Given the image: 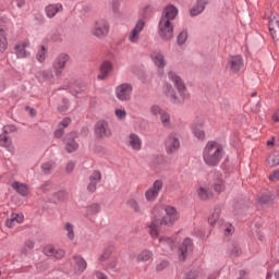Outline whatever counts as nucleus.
Listing matches in <instances>:
<instances>
[{"label":"nucleus","instance_id":"f257e3e1","mask_svg":"<svg viewBox=\"0 0 279 279\" xmlns=\"http://www.w3.org/2000/svg\"><path fill=\"white\" fill-rule=\"evenodd\" d=\"M165 216L162 218H153L150 221L149 234L153 239H158V232H160V226H167L172 228L175 225V221L180 219V211L171 205L163 206Z\"/></svg>","mask_w":279,"mask_h":279},{"label":"nucleus","instance_id":"f03ea898","mask_svg":"<svg viewBox=\"0 0 279 279\" xmlns=\"http://www.w3.org/2000/svg\"><path fill=\"white\" fill-rule=\"evenodd\" d=\"M168 80L170 82H173L178 93L179 97L175 95V92H173V87L171 85H166V95L168 97H171L173 104H184L186 99L191 97V94H189V90H186V85H184V82H182V78L173 71L168 72Z\"/></svg>","mask_w":279,"mask_h":279},{"label":"nucleus","instance_id":"7ed1b4c3","mask_svg":"<svg viewBox=\"0 0 279 279\" xmlns=\"http://www.w3.org/2000/svg\"><path fill=\"white\" fill-rule=\"evenodd\" d=\"M223 158V145L209 141L203 149V160L207 167H217Z\"/></svg>","mask_w":279,"mask_h":279},{"label":"nucleus","instance_id":"20e7f679","mask_svg":"<svg viewBox=\"0 0 279 279\" xmlns=\"http://www.w3.org/2000/svg\"><path fill=\"white\" fill-rule=\"evenodd\" d=\"M89 33L95 38H106L110 34V23L106 20H98L90 25Z\"/></svg>","mask_w":279,"mask_h":279},{"label":"nucleus","instance_id":"39448f33","mask_svg":"<svg viewBox=\"0 0 279 279\" xmlns=\"http://www.w3.org/2000/svg\"><path fill=\"white\" fill-rule=\"evenodd\" d=\"M158 34L161 40L169 43V40L173 38V23H171L169 20H166V17H160L158 23Z\"/></svg>","mask_w":279,"mask_h":279},{"label":"nucleus","instance_id":"423d86ee","mask_svg":"<svg viewBox=\"0 0 279 279\" xmlns=\"http://www.w3.org/2000/svg\"><path fill=\"white\" fill-rule=\"evenodd\" d=\"M134 87L131 83H122L114 88V96L118 101H131Z\"/></svg>","mask_w":279,"mask_h":279},{"label":"nucleus","instance_id":"0eeeda50","mask_svg":"<svg viewBox=\"0 0 279 279\" xmlns=\"http://www.w3.org/2000/svg\"><path fill=\"white\" fill-rule=\"evenodd\" d=\"M264 19H268V29L270 32L271 38L279 40V21L278 14L271 11L265 13Z\"/></svg>","mask_w":279,"mask_h":279},{"label":"nucleus","instance_id":"6e6552de","mask_svg":"<svg viewBox=\"0 0 279 279\" xmlns=\"http://www.w3.org/2000/svg\"><path fill=\"white\" fill-rule=\"evenodd\" d=\"M162 186H165V183L162 180H156L153 183V186L146 190L145 192V199L148 203L156 202L158 199V195H160V191H162Z\"/></svg>","mask_w":279,"mask_h":279},{"label":"nucleus","instance_id":"1a4fd4ad","mask_svg":"<svg viewBox=\"0 0 279 279\" xmlns=\"http://www.w3.org/2000/svg\"><path fill=\"white\" fill-rule=\"evenodd\" d=\"M167 154H174L180 149V134L171 132L165 142Z\"/></svg>","mask_w":279,"mask_h":279},{"label":"nucleus","instance_id":"9d476101","mask_svg":"<svg viewBox=\"0 0 279 279\" xmlns=\"http://www.w3.org/2000/svg\"><path fill=\"white\" fill-rule=\"evenodd\" d=\"M70 57L68 53H60L52 63V69L54 71L56 77H60L62 72L66 68V62H69Z\"/></svg>","mask_w":279,"mask_h":279},{"label":"nucleus","instance_id":"9b49d317","mask_svg":"<svg viewBox=\"0 0 279 279\" xmlns=\"http://www.w3.org/2000/svg\"><path fill=\"white\" fill-rule=\"evenodd\" d=\"M95 134L97 138H110L112 136L110 124L106 120H99L95 124Z\"/></svg>","mask_w":279,"mask_h":279},{"label":"nucleus","instance_id":"f8f14e48","mask_svg":"<svg viewBox=\"0 0 279 279\" xmlns=\"http://www.w3.org/2000/svg\"><path fill=\"white\" fill-rule=\"evenodd\" d=\"M143 29H145V21L138 20L131 33L129 34L128 40H130V43H132L133 45H136V43H138L141 38V32H143Z\"/></svg>","mask_w":279,"mask_h":279},{"label":"nucleus","instance_id":"ddd939ff","mask_svg":"<svg viewBox=\"0 0 279 279\" xmlns=\"http://www.w3.org/2000/svg\"><path fill=\"white\" fill-rule=\"evenodd\" d=\"M191 252H193V240H191V238H185L179 246L180 260H186V256H189Z\"/></svg>","mask_w":279,"mask_h":279},{"label":"nucleus","instance_id":"4468645a","mask_svg":"<svg viewBox=\"0 0 279 279\" xmlns=\"http://www.w3.org/2000/svg\"><path fill=\"white\" fill-rule=\"evenodd\" d=\"M126 145L132 149V151H141V149H143V140L138 134L130 133Z\"/></svg>","mask_w":279,"mask_h":279},{"label":"nucleus","instance_id":"2eb2a0df","mask_svg":"<svg viewBox=\"0 0 279 279\" xmlns=\"http://www.w3.org/2000/svg\"><path fill=\"white\" fill-rule=\"evenodd\" d=\"M44 254L50 258H56L57 260H60L61 258H64V255L66 253L64 252V250L56 248L53 245L49 244L44 247Z\"/></svg>","mask_w":279,"mask_h":279},{"label":"nucleus","instance_id":"dca6fc26","mask_svg":"<svg viewBox=\"0 0 279 279\" xmlns=\"http://www.w3.org/2000/svg\"><path fill=\"white\" fill-rule=\"evenodd\" d=\"M150 60L157 69H165V66H167V59L165 58V53L160 50H154L150 53Z\"/></svg>","mask_w":279,"mask_h":279},{"label":"nucleus","instance_id":"f3484780","mask_svg":"<svg viewBox=\"0 0 279 279\" xmlns=\"http://www.w3.org/2000/svg\"><path fill=\"white\" fill-rule=\"evenodd\" d=\"M202 125H204V121L202 119H196L193 121L191 126L192 134L195 138H198V141H204V138H206V133L202 130Z\"/></svg>","mask_w":279,"mask_h":279},{"label":"nucleus","instance_id":"a211bd4d","mask_svg":"<svg viewBox=\"0 0 279 279\" xmlns=\"http://www.w3.org/2000/svg\"><path fill=\"white\" fill-rule=\"evenodd\" d=\"M27 47H29L28 41H17L14 46L15 56H17V58H29Z\"/></svg>","mask_w":279,"mask_h":279},{"label":"nucleus","instance_id":"6ab92c4d","mask_svg":"<svg viewBox=\"0 0 279 279\" xmlns=\"http://www.w3.org/2000/svg\"><path fill=\"white\" fill-rule=\"evenodd\" d=\"M99 182H101V172L96 170L89 175L87 191H89V193H95L97 191V184H99Z\"/></svg>","mask_w":279,"mask_h":279},{"label":"nucleus","instance_id":"aec40b11","mask_svg":"<svg viewBox=\"0 0 279 279\" xmlns=\"http://www.w3.org/2000/svg\"><path fill=\"white\" fill-rule=\"evenodd\" d=\"M208 0H196V3L190 9V16H199L206 10Z\"/></svg>","mask_w":279,"mask_h":279},{"label":"nucleus","instance_id":"412c9836","mask_svg":"<svg viewBox=\"0 0 279 279\" xmlns=\"http://www.w3.org/2000/svg\"><path fill=\"white\" fill-rule=\"evenodd\" d=\"M35 77L39 82H46L47 84H53V72L51 70H39Z\"/></svg>","mask_w":279,"mask_h":279},{"label":"nucleus","instance_id":"4be33fe9","mask_svg":"<svg viewBox=\"0 0 279 279\" xmlns=\"http://www.w3.org/2000/svg\"><path fill=\"white\" fill-rule=\"evenodd\" d=\"M62 10H63L62 3L48 4L45 8L46 16L48 19H53L57 14H60Z\"/></svg>","mask_w":279,"mask_h":279},{"label":"nucleus","instance_id":"5701e85b","mask_svg":"<svg viewBox=\"0 0 279 279\" xmlns=\"http://www.w3.org/2000/svg\"><path fill=\"white\" fill-rule=\"evenodd\" d=\"M229 66L233 73H239L241 69H243V57L241 56H234L231 57L229 60Z\"/></svg>","mask_w":279,"mask_h":279},{"label":"nucleus","instance_id":"b1692460","mask_svg":"<svg viewBox=\"0 0 279 279\" xmlns=\"http://www.w3.org/2000/svg\"><path fill=\"white\" fill-rule=\"evenodd\" d=\"M175 16H178V8H175V5L169 4L165 8L160 19H165L166 21L171 22L175 20Z\"/></svg>","mask_w":279,"mask_h":279},{"label":"nucleus","instance_id":"393cba45","mask_svg":"<svg viewBox=\"0 0 279 279\" xmlns=\"http://www.w3.org/2000/svg\"><path fill=\"white\" fill-rule=\"evenodd\" d=\"M159 247L163 252H173L175 250V242L171 238L163 236L159 239Z\"/></svg>","mask_w":279,"mask_h":279},{"label":"nucleus","instance_id":"a878e982","mask_svg":"<svg viewBox=\"0 0 279 279\" xmlns=\"http://www.w3.org/2000/svg\"><path fill=\"white\" fill-rule=\"evenodd\" d=\"M73 263H74V270L76 274H84V271H86L87 264L84 257L80 255H75L73 257Z\"/></svg>","mask_w":279,"mask_h":279},{"label":"nucleus","instance_id":"bb28decb","mask_svg":"<svg viewBox=\"0 0 279 279\" xmlns=\"http://www.w3.org/2000/svg\"><path fill=\"white\" fill-rule=\"evenodd\" d=\"M208 223L209 226H215V223L221 226L223 223V219H221V207L216 206L214 208L211 216L208 218Z\"/></svg>","mask_w":279,"mask_h":279},{"label":"nucleus","instance_id":"cd10ccee","mask_svg":"<svg viewBox=\"0 0 279 279\" xmlns=\"http://www.w3.org/2000/svg\"><path fill=\"white\" fill-rule=\"evenodd\" d=\"M13 191H16L19 195H22V197H27L29 195V187H27V184L21 183L19 181H15L11 184Z\"/></svg>","mask_w":279,"mask_h":279},{"label":"nucleus","instance_id":"c85d7f7f","mask_svg":"<svg viewBox=\"0 0 279 279\" xmlns=\"http://www.w3.org/2000/svg\"><path fill=\"white\" fill-rule=\"evenodd\" d=\"M112 71V62L104 61L100 65V73L98 75V80H106L110 72Z\"/></svg>","mask_w":279,"mask_h":279},{"label":"nucleus","instance_id":"c756f323","mask_svg":"<svg viewBox=\"0 0 279 279\" xmlns=\"http://www.w3.org/2000/svg\"><path fill=\"white\" fill-rule=\"evenodd\" d=\"M197 195H198V198L202 199L203 202L213 199V191L206 186H202V185L198 186Z\"/></svg>","mask_w":279,"mask_h":279},{"label":"nucleus","instance_id":"7c9ffc66","mask_svg":"<svg viewBox=\"0 0 279 279\" xmlns=\"http://www.w3.org/2000/svg\"><path fill=\"white\" fill-rule=\"evenodd\" d=\"M160 117V122L162 128H165L166 130H171V128L173 126V121L171 120V113H169V111H163L161 112Z\"/></svg>","mask_w":279,"mask_h":279},{"label":"nucleus","instance_id":"2f4dec72","mask_svg":"<svg viewBox=\"0 0 279 279\" xmlns=\"http://www.w3.org/2000/svg\"><path fill=\"white\" fill-rule=\"evenodd\" d=\"M63 230L68 241H75V226L71 222L63 223Z\"/></svg>","mask_w":279,"mask_h":279},{"label":"nucleus","instance_id":"473e14b6","mask_svg":"<svg viewBox=\"0 0 279 279\" xmlns=\"http://www.w3.org/2000/svg\"><path fill=\"white\" fill-rule=\"evenodd\" d=\"M0 146L5 147L8 151H14V146H12V140L8 136V133H2L0 135Z\"/></svg>","mask_w":279,"mask_h":279},{"label":"nucleus","instance_id":"72a5a7b5","mask_svg":"<svg viewBox=\"0 0 279 279\" xmlns=\"http://www.w3.org/2000/svg\"><path fill=\"white\" fill-rule=\"evenodd\" d=\"M214 191L216 193H223V191H226V183L223 182V179L219 173L216 174V178L214 180Z\"/></svg>","mask_w":279,"mask_h":279},{"label":"nucleus","instance_id":"f704fd0d","mask_svg":"<svg viewBox=\"0 0 279 279\" xmlns=\"http://www.w3.org/2000/svg\"><path fill=\"white\" fill-rule=\"evenodd\" d=\"M154 258V253L150 250H143L136 257L138 263H147L148 260H151Z\"/></svg>","mask_w":279,"mask_h":279},{"label":"nucleus","instance_id":"c9c22d12","mask_svg":"<svg viewBox=\"0 0 279 279\" xmlns=\"http://www.w3.org/2000/svg\"><path fill=\"white\" fill-rule=\"evenodd\" d=\"M53 169H56V161L53 160L46 161L41 165V171L45 175H49Z\"/></svg>","mask_w":279,"mask_h":279},{"label":"nucleus","instance_id":"e433bc0d","mask_svg":"<svg viewBox=\"0 0 279 279\" xmlns=\"http://www.w3.org/2000/svg\"><path fill=\"white\" fill-rule=\"evenodd\" d=\"M99 210H101V206L97 203H93L87 206L85 216L93 217L94 215H98Z\"/></svg>","mask_w":279,"mask_h":279},{"label":"nucleus","instance_id":"4c0bfd02","mask_svg":"<svg viewBox=\"0 0 279 279\" xmlns=\"http://www.w3.org/2000/svg\"><path fill=\"white\" fill-rule=\"evenodd\" d=\"M77 147H80V145L77 144V142H75V140H65V150L69 151V154H73V151H76Z\"/></svg>","mask_w":279,"mask_h":279},{"label":"nucleus","instance_id":"58836bf2","mask_svg":"<svg viewBox=\"0 0 279 279\" xmlns=\"http://www.w3.org/2000/svg\"><path fill=\"white\" fill-rule=\"evenodd\" d=\"M8 49V38L5 37V31L0 29V53H3Z\"/></svg>","mask_w":279,"mask_h":279},{"label":"nucleus","instance_id":"ea45409f","mask_svg":"<svg viewBox=\"0 0 279 279\" xmlns=\"http://www.w3.org/2000/svg\"><path fill=\"white\" fill-rule=\"evenodd\" d=\"M268 165H269V167H278V165H279V151L278 150H275L268 157Z\"/></svg>","mask_w":279,"mask_h":279},{"label":"nucleus","instance_id":"a19ab883","mask_svg":"<svg viewBox=\"0 0 279 279\" xmlns=\"http://www.w3.org/2000/svg\"><path fill=\"white\" fill-rule=\"evenodd\" d=\"M126 205L129 206V208H132L134 213H141V205H138V201H136L135 198H130L126 202Z\"/></svg>","mask_w":279,"mask_h":279},{"label":"nucleus","instance_id":"79ce46f5","mask_svg":"<svg viewBox=\"0 0 279 279\" xmlns=\"http://www.w3.org/2000/svg\"><path fill=\"white\" fill-rule=\"evenodd\" d=\"M274 202V195L271 193L263 194L258 198V204L265 205V204H271Z\"/></svg>","mask_w":279,"mask_h":279},{"label":"nucleus","instance_id":"37998d69","mask_svg":"<svg viewBox=\"0 0 279 279\" xmlns=\"http://www.w3.org/2000/svg\"><path fill=\"white\" fill-rule=\"evenodd\" d=\"M114 114L117 119H119V121H125V119L128 118V111H125V109L123 108H117L114 110Z\"/></svg>","mask_w":279,"mask_h":279},{"label":"nucleus","instance_id":"c03bdc74","mask_svg":"<svg viewBox=\"0 0 279 279\" xmlns=\"http://www.w3.org/2000/svg\"><path fill=\"white\" fill-rule=\"evenodd\" d=\"M35 247V243L32 240H26L24 247L22 248V254L27 255L28 252H32V250Z\"/></svg>","mask_w":279,"mask_h":279},{"label":"nucleus","instance_id":"a18cd8bd","mask_svg":"<svg viewBox=\"0 0 279 279\" xmlns=\"http://www.w3.org/2000/svg\"><path fill=\"white\" fill-rule=\"evenodd\" d=\"M189 39V33L186 31H182L181 33H179V35L177 36V43L178 45L182 46L184 45V43H186V40Z\"/></svg>","mask_w":279,"mask_h":279},{"label":"nucleus","instance_id":"49530a36","mask_svg":"<svg viewBox=\"0 0 279 279\" xmlns=\"http://www.w3.org/2000/svg\"><path fill=\"white\" fill-rule=\"evenodd\" d=\"M163 111L165 110L160 106H158V105H153L149 108V112H150V114H153V117H158V114L160 117Z\"/></svg>","mask_w":279,"mask_h":279},{"label":"nucleus","instance_id":"de8ad7c7","mask_svg":"<svg viewBox=\"0 0 279 279\" xmlns=\"http://www.w3.org/2000/svg\"><path fill=\"white\" fill-rule=\"evenodd\" d=\"M222 230H225V235L230 236V234H234V227L230 223H225L223 222L220 225Z\"/></svg>","mask_w":279,"mask_h":279},{"label":"nucleus","instance_id":"09e8293b","mask_svg":"<svg viewBox=\"0 0 279 279\" xmlns=\"http://www.w3.org/2000/svg\"><path fill=\"white\" fill-rule=\"evenodd\" d=\"M46 58H47V48H45V46H41L37 52V60L38 62H44Z\"/></svg>","mask_w":279,"mask_h":279},{"label":"nucleus","instance_id":"8fccbe9b","mask_svg":"<svg viewBox=\"0 0 279 279\" xmlns=\"http://www.w3.org/2000/svg\"><path fill=\"white\" fill-rule=\"evenodd\" d=\"M58 110H59V112H66V110H69V99L63 98L62 99V105H60L58 107Z\"/></svg>","mask_w":279,"mask_h":279},{"label":"nucleus","instance_id":"3c124183","mask_svg":"<svg viewBox=\"0 0 279 279\" xmlns=\"http://www.w3.org/2000/svg\"><path fill=\"white\" fill-rule=\"evenodd\" d=\"M11 218L14 220L15 223H23L25 217L23 214H12Z\"/></svg>","mask_w":279,"mask_h":279},{"label":"nucleus","instance_id":"603ef678","mask_svg":"<svg viewBox=\"0 0 279 279\" xmlns=\"http://www.w3.org/2000/svg\"><path fill=\"white\" fill-rule=\"evenodd\" d=\"M13 132H16V125L9 124L3 126V134H12Z\"/></svg>","mask_w":279,"mask_h":279},{"label":"nucleus","instance_id":"864d4df0","mask_svg":"<svg viewBox=\"0 0 279 279\" xmlns=\"http://www.w3.org/2000/svg\"><path fill=\"white\" fill-rule=\"evenodd\" d=\"M199 278V270H191L184 279H197Z\"/></svg>","mask_w":279,"mask_h":279},{"label":"nucleus","instance_id":"5fc2aeb1","mask_svg":"<svg viewBox=\"0 0 279 279\" xmlns=\"http://www.w3.org/2000/svg\"><path fill=\"white\" fill-rule=\"evenodd\" d=\"M110 254H112L110 250H105L99 257L100 263H104V260H108V258H110Z\"/></svg>","mask_w":279,"mask_h":279},{"label":"nucleus","instance_id":"6e6d98bb","mask_svg":"<svg viewBox=\"0 0 279 279\" xmlns=\"http://www.w3.org/2000/svg\"><path fill=\"white\" fill-rule=\"evenodd\" d=\"M169 266V262L167 260H159V263L156 266L157 271H162L166 267Z\"/></svg>","mask_w":279,"mask_h":279},{"label":"nucleus","instance_id":"4d7b16f0","mask_svg":"<svg viewBox=\"0 0 279 279\" xmlns=\"http://www.w3.org/2000/svg\"><path fill=\"white\" fill-rule=\"evenodd\" d=\"M75 169V161L68 162L65 167L66 173H72V171Z\"/></svg>","mask_w":279,"mask_h":279},{"label":"nucleus","instance_id":"13d9d810","mask_svg":"<svg viewBox=\"0 0 279 279\" xmlns=\"http://www.w3.org/2000/svg\"><path fill=\"white\" fill-rule=\"evenodd\" d=\"M5 226L7 228H14V226H16V222L13 220L12 216L9 219H7Z\"/></svg>","mask_w":279,"mask_h":279},{"label":"nucleus","instance_id":"bf43d9fd","mask_svg":"<svg viewBox=\"0 0 279 279\" xmlns=\"http://www.w3.org/2000/svg\"><path fill=\"white\" fill-rule=\"evenodd\" d=\"M241 254V247L239 246H232L231 248V255L232 256H239Z\"/></svg>","mask_w":279,"mask_h":279},{"label":"nucleus","instance_id":"052dcab7","mask_svg":"<svg viewBox=\"0 0 279 279\" xmlns=\"http://www.w3.org/2000/svg\"><path fill=\"white\" fill-rule=\"evenodd\" d=\"M12 5H16V8H23V5H25V0H13Z\"/></svg>","mask_w":279,"mask_h":279},{"label":"nucleus","instance_id":"680f3d73","mask_svg":"<svg viewBox=\"0 0 279 279\" xmlns=\"http://www.w3.org/2000/svg\"><path fill=\"white\" fill-rule=\"evenodd\" d=\"M269 180L271 182L276 181V180H279V170L272 172L270 175H269Z\"/></svg>","mask_w":279,"mask_h":279},{"label":"nucleus","instance_id":"e2e57ef3","mask_svg":"<svg viewBox=\"0 0 279 279\" xmlns=\"http://www.w3.org/2000/svg\"><path fill=\"white\" fill-rule=\"evenodd\" d=\"M71 124V120L69 118L63 119L60 122V125H62V129L64 130V128H69V125Z\"/></svg>","mask_w":279,"mask_h":279},{"label":"nucleus","instance_id":"0e129e2a","mask_svg":"<svg viewBox=\"0 0 279 279\" xmlns=\"http://www.w3.org/2000/svg\"><path fill=\"white\" fill-rule=\"evenodd\" d=\"M63 134H64V129L62 128H59L57 131H54L56 138L62 137Z\"/></svg>","mask_w":279,"mask_h":279},{"label":"nucleus","instance_id":"69168bd1","mask_svg":"<svg viewBox=\"0 0 279 279\" xmlns=\"http://www.w3.org/2000/svg\"><path fill=\"white\" fill-rule=\"evenodd\" d=\"M216 278H219V270H214L207 277V279H216Z\"/></svg>","mask_w":279,"mask_h":279},{"label":"nucleus","instance_id":"338daca9","mask_svg":"<svg viewBox=\"0 0 279 279\" xmlns=\"http://www.w3.org/2000/svg\"><path fill=\"white\" fill-rule=\"evenodd\" d=\"M51 181H46L43 185L41 189L43 191H49V189H51Z\"/></svg>","mask_w":279,"mask_h":279},{"label":"nucleus","instance_id":"774afa93","mask_svg":"<svg viewBox=\"0 0 279 279\" xmlns=\"http://www.w3.org/2000/svg\"><path fill=\"white\" fill-rule=\"evenodd\" d=\"M95 276L97 279H108V277L101 271H96Z\"/></svg>","mask_w":279,"mask_h":279}]
</instances>
